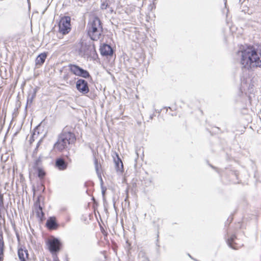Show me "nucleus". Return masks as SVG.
Returning <instances> with one entry per match:
<instances>
[{
  "mask_svg": "<svg viewBox=\"0 0 261 261\" xmlns=\"http://www.w3.org/2000/svg\"><path fill=\"white\" fill-rule=\"evenodd\" d=\"M237 54L242 69L251 70L261 67V49L249 45L241 47Z\"/></svg>",
  "mask_w": 261,
  "mask_h": 261,
  "instance_id": "f257e3e1",
  "label": "nucleus"
},
{
  "mask_svg": "<svg viewBox=\"0 0 261 261\" xmlns=\"http://www.w3.org/2000/svg\"><path fill=\"white\" fill-rule=\"evenodd\" d=\"M76 140L75 135L73 133L63 131L54 144V149L56 151L62 152L69 145L74 144Z\"/></svg>",
  "mask_w": 261,
  "mask_h": 261,
  "instance_id": "f03ea898",
  "label": "nucleus"
},
{
  "mask_svg": "<svg viewBox=\"0 0 261 261\" xmlns=\"http://www.w3.org/2000/svg\"><path fill=\"white\" fill-rule=\"evenodd\" d=\"M103 32L102 23L97 17H94L88 24V34L93 40L99 39Z\"/></svg>",
  "mask_w": 261,
  "mask_h": 261,
  "instance_id": "7ed1b4c3",
  "label": "nucleus"
},
{
  "mask_svg": "<svg viewBox=\"0 0 261 261\" xmlns=\"http://www.w3.org/2000/svg\"><path fill=\"white\" fill-rule=\"evenodd\" d=\"M44 197L39 195L34 205L35 213L41 221H42L44 219V213L42 210L44 206Z\"/></svg>",
  "mask_w": 261,
  "mask_h": 261,
  "instance_id": "20e7f679",
  "label": "nucleus"
},
{
  "mask_svg": "<svg viewBox=\"0 0 261 261\" xmlns=\"http://www.w3.org/2000/svg\"><path fill=\"white\" fill-rule=\"evenodd\" d=\"M71 18L69 16L62 17L59 23V31L63 35L68 34L71 31Z\"/></svg>",
  "mask_w": 261,
  "mask_h": 261,
  "instance_id": "39448f33",
  "label": "nucleus"
},
{
  "mask_svg": "<svg viewBox=\"0 0 261 261\" xmlns=\"http://www.w3.org/2000/svg\"><path fill=\"white\" fill-rule=\"evenodd\" d=\"M68 68L69 71L76 76H81L86 79L90 76L88 71L81 68L76 65L70 64L68 65Z\"/></svg>",
  "mask_w": 261,
  "mask_h": 261,
  "instance_id": "423d86ee",
  "label": "nucleus"
},
{
  "mask_svg": "<svg viewBox=\"0 0 261 261\" xmlns=\"http://www.w3.org/2000/svg\"><path fill=\"white\" fill-rule=\"evenodd\" d=\"M49 251L51 253H56L58 252L61 248L62 243L57 238H53L48 239L46 242Z\"/></svg>",
  "mask_w": 261,
  "mask_h": 261,
  "instance_id": "0eeeda50",
  "label": "nucleus"
},
{
  "mask_svg": "<svg viewBox=\"0 0 261 261\" xmlns=\"http://www.w3.org/2000/svg\"><path fill=\"white\" fill-rule=\"evenodd\" d=\"M76 87L79 91L83 94H86L89 91L87 82L83 79H79L77 81Z\"/></svg>",
  "mask_w": 261,
  "mask_h": 261,
  "instance_id": "6e6552de",
  "label": "nucleus"
},
{
  "mask_svg": "<svg viewBox=\"0 0 261 261\" xmlns=\"http://www.w3.org/2000/svg\"><path fill=\"white\" fill-rule=\"evenodd\" d=\"M100 52L102 56H112L113 50L110 45L107 44H103L100 47Z\"/></svg>",
  "mask_w": 261,
  "mask_h": 261,
  "instance_id": "1a4fd4ad",
  "label": "nucleus"
},
{
  "mask_svg": "<svg viewBox=\"0 0 261 261\" xmlns=\"http://www.w3.org/2000/svg\"><path fill=\"white\" fill-rule=\"evenodd\" d=\"M46 227L49 230H56L58 227L59 225L57 222V219L55 217H49L46 223Z\"/></svg>",
  "mask_w": 261,
  "mask_h": 261,
  "instance_id": "9d476101",
  "label": "nucleus"
},
{
  "mask_svg": "<svg viewBox=\"0 0 261 261\" xmlns=\"http://www.w3.org/2000/svg\"><path fill=\"white\" fill-rule=\"evenodd\" d=\"M17 252L20 261H30L29 253L27 249L21 247L18 249Z\"/></svg>",
  "mask_w": 261,
  "mask_h": 261,
  "instance_id": "9b49d317",
  "label": "nucleus"
},
{
  "mask_svg": "<svg viewBox=\"0 0 261 261\" xmlns=\"http://www.w3.org/2000/svg\"><path fill=\"white\" fill-rule=\"evenodd\" d=\"M116 158H114V161L115 163V166L117 171L120 172H123L124 171L123 164L122 160L120 158L118 154L116 153Z\"/></svg>",
  "mask_w": 261,
  "mask_h": 261,
  "instance_id": "f8f14e48",
  "label": "nucleus"
},
{
  "mask_svg": "<svg viewBox=\"0 0 261 261\" xmlns=\"http://www.w3.org/2000/svg\"><path fill=\"white\" fill-rule=\"evenodd\" d=\"M68 163L62 158L57 159L55 166L60 170H64L67 168Z\"/></svg>",
  "mask_w": 261,
  "mask_h": 261,
  "instance_id": "ddd939ff",
  "label": "nucleus"
},
{
  "mask_svg": "<svg viewBox=\"0 0 261 261\" xmlns=\"http://www.w3.org/2000/svg\"><path fill=\"white\" fill-rule=\"evenodd\" d=\"M5 243L3 232L0 230V261H3L4 258Z\"/></svg>",
  "mask_w": 261,
  "mask_h": 261,
  "instance_id": "4468645a",
  "label": "nucleus"
},
{
  "mask_svg": "<svg viewBox=\"0 0 261 261\" xmlns=\"http://www.w3.org/2000/svg\"><path fill=\"white\" fill-rule=\"evenodd\" d=\"M63 80L67 84L71 85L75 79L73 77L70 72H65L63 76Z\"/></svg>",
  "mask_w": 261,
  "mask_h": 261,
  "instance_id": "2eb2a0df",
  "label": "nucleus"
},
{
  "mask_svg": "<svg viewBox=\"0 0 261 261\" xmlns=\"http://www.w3.org/2000/svg\"><path fill=\"white\" fill-rule=\"evenodd\" d=\"M47 56V53L45 52L39 54L36 59V65H42L44 63Z\"/></svg>",
  "mask_w": 261,
  "mask_h": 261,
  "instance_id": "dca6fc26",
  "label": "nucleus"
},
{
  "mask_svg": "<svg viewBox=\"0 0 261 261\" xmlns=\"http://www.w3.org/2000/svg\"><path fill=\"white\" fill-rule=\"evenodd\" d=\"M37 170L38 177L40 179H43L46 175V173L44 170L43 168L40 167L37 168Z\"/></svg>",
  "mask_w": 261,
  "mask_h": 261,
  "instance_id": "f3484780",
  "label": "nucleus"
},
{
  "mask_svg": "<svg viewBox=\"0 0 261 261\" xmlns=\"http://www.w3.org/2000/svg\"><path fill=\"white\" fill-rule=\"evenodd\" d=\"M236 239V236L235 235L232 236L229 239L227 240V243L229 246L234 249H236L233 245V241Z\"/></svg>",
  "mask_w": 261,
  "mask_h": 261,
  "instance_id": "a211bd4d",
  "label": "nucleus"
},
{
  "mask_svg": "<svg viewBox=\"0 0 261 261\" xmlns=\"http://www.w3.org/2000/svg\"><path fill=\"white\" fill-rule=\"evenodd\" d=\"M100 230L102 234L105 237H107L108 236V232L105 229V228L101 226L100 225Z\"/></svg>",
  "mask_w": 261,
  "mask_h": 261,
  "instance_id": "6ab92c4d",
  "label": "nucleus"
},
{
  "mask_svg": "<svg viewBox=\"0 0 261 261\" xmlns=\"http://www.w3.org/2000/svg\"><path fill=\"white\" fill-rule=\"evenodd\" d=\"M41 162V160H40V159H37V160L35 161V165H36V166H39V165L40 164Z\"/></svg>",
  "mask_w": 261,
  "mask_h": 261,
  "instance_id": "aec40b11",
  "label": "nucleus"
},
{
  "mask_svg": "<svg viewBox=\"0 0 261 261\" xmlns=\"http://www.w3.org/2000/svg\"><path fill=\"white\" fill-rule=\"evenodd\" d=\"M95 165H96V169L97 170H98V166H99V165H98L97 161H96L95 162Z\"/></svg>",
  "mask_w": 261,
  "mask_h": 261,
  "instance_id": "412c9836",
  "label": "nucleus"
},
{
  "mask_svg": "<svg viewBox=\"0 0 261 261\" xmlns=\"http://www.w3.org/2000/svg\"><path fill=\"white\" fill-rule=\"evenodd\" d=\"M107 5H106V6H105V4H102V5H101V8H102V9H103V8H104V9H106V8H107Z\"/></svg>",
  "mask_w": 261,
  "mask_h": 261,
  "instance_id": "4be33fe9",
  "label": "nucleus"
},
{
  "mask_svg": "<svg viewBox=\"0 0 261 261\" xmlns=\"http://www.w3.org/2000/svg\"><path fill=\"white\" fill-rule=\"evenodd\" d=\"M55 261H58V260H55Z\"/></svg>",
  "mask_w": 261,
  "mask_h": 261,
  "instance_id": "5701e85b",
  "label": "nucleus"
}]
</instances>
